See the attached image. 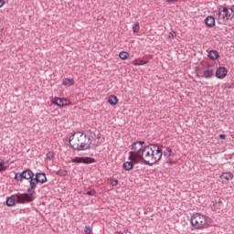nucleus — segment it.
<instances>
[{"instance_id": "32", "label": "nucleus", "mask_w": 234, "mask_h": 234, "mask_svg": "<svg viewBox=\"0 0 234 234\" xmlns=\"http://www.w3.org/2000/svg\"><path fill=\"white\" fill-rule=\"evenodd\" d=\"M5 5V0H0V8Z\"/></svg>"}, {"instance_id": "12", "label": "nucleus", "mask_w": 234, "mask_h": 234, "mask_svg": "<svg viewBox=\"0 0 234 234\" xmlns=\"http://www.w3.org/2000/svg\"><path fill=\"white\" fill-rule=\"evenodd\" d=\"M219 178L223 183L230 182V180H233L234 175L231 172H224L220 175Z\"/></svg>"}, {"instance_id": "5", "label": "nucleus", "mask_w": 234, "mask_h": 234, "mask_svg": "<svg viewBox=\"0 0 234 234\" xmlns=\"http://www.w3.org/2000/svg\"><path fill=\"white\" fill-rule=\"evenodd\" d=\"M197 74L198 78H206L207 80L211 79L215 75V69L211 64L205 62L201 63L196 68Z\"/></svg>"}, {"instance_id": "25", "label": "nucleus", "mask_w": 234, "mask_h": 234, "mask_svg": "<svg viewBox=\"0 0 234 234\" xmlns=\"http://www.w3.org/2000/svg\"><path fill=\"white\" fill-rule=\"evenodd\" d=\"M84 233L85 234H90L92 233V229H90V226H86L84 229Z\"/></svg>"}, {"instance_id": "17", "label": "nucleus", "mask_w": 234, "mask_h": 234, "mask_svg": "<svg viewBox=\"0 0 234 234\" xmlns=\"http://www.w3.org/2000/svg\"><path fill=\"white\" fill-rule=\"evenodd\" d=\"M208 58H210V59H212L213 61H215V60H217V58L219 57V55H218V51H217V50H210V51H208Z\"/></svg>"}, {"instance_id": "11", "label": "nucleus", "mask_w": 234, "mask_h": 234, "mask_svg": "<svg viewBox=\"0 0 234 234\" xmlns=\"http://www.w3.org/2000/svg\"><path fill=\"white\" fill-rule=\"evenodd\" d=\"M226 76H228V69H226L225 67H219L216 70V78H218V80H224Z\"/></svg>"}, {"instance_id": "4", "label": "nucleus", "mask_w": 234, "mask_h": 234, "mask_svg": "<svg viewBox=\"0 0 234 234\" xmlns=\"http://www.w3.org/2000/svg\"><path fill=\"white\" fill-rule=\"evenodd\" d=\"M218 25H226L228 21H231L234 17V11L230 7L221 6L218 11L214 12Z\"/></svg>"}, {"instance_id": "33", "label": "nucleus", "mask_w": 234, "mask_h": 234, "mask_svg": "<svg viewBox=\"0 0 234 234\" xmlns=\"http://www.w3.org/2000/svg\"><path fill=\"white\" fill-rule=\"evenodd\" d=\"M115 234H123L122 231H116Z\"/></svg>"}, {"instance_id": "10", "label": "nucleus", "mask_w": 234, "mask_h": 234, "mask_svg": "<svg viewBox=\"0 0 234 234\" xmlns=\"http://www.w3.org/2000/svg\"><path fill=\"white\" fill-rule=\"evenodd\" d=\"M17 204H25L27 202H32L34 200L28 194H16L15 195Z\"/></svg>"}, {"instance_id": "15", "label": "nucleus", "mask_w": 234, "mask_h": 234, "mask_svg": "<svg viewBox=\"0 0 234 234\" xmlns=\"http://www.w3.org/2000/svg\"><path fill=\"white\" fill-rule=\"evenodd\" d=\"M133 164L134 162L132 160H130V162L129 161L124 162L122 165V168L124 169V171H131L134 167Z\"/></svg>"}, {"instance_id": "20", "label": "nucleus", "mask_w": 234, "mask_h": 234, "mask_svg": "<svg viewBox=\"0 0 234 234\" xmlns=\"http://www.w3.org/2000/svg\"><path fill=\"white\" fill-rule=\"evenodd\" d=\"M129 52L127 51H122L119 53L120 59H122V61H125V59H129Z\"/></svg>"}, {"instance_id": "16", "label": "nucleus", "mask_w": 234, "mask_h": 234, "mask_svg": "<svg viewBox=\"0 0 234 234\" xmlns=\"http://www.w3.org/2000/svg\"><path fill=\"white\" fill-rule=\"evenodd\" d=\"M74 83H75L74 79L65 78L62 80V85H64L65 87H72Z\"/></svg>"}, {"instance_id": "1", "label": "nucleus", "mask_w": 234, "mask_h": 234, "mask_svg": "<svg viewBox=\"0 0 234 234\" xmlns=\"http://www.w3.org/2000/svg\"><path fill=\"white\" fill-rule=\"evenodd\" d=\"M162 154L163 152L160 147L154 144L145 145V142L140 141L131 145L128 159L134 164H140L143 160L148 165H153L156 162H160Z\"/></svg>"}, {"instance_id": "8", "label": "nucleus", "mask_w": 234, "mask_h": 234, "mask_svg": "<svg viewBox=\"0 0 234 234\" xmlns=\"http://www.w3.org/2000/svg\"><path fill=\"white\" fill-rule=\"evenodd\" d=\"M70 162L72 164H94V162H96V159L91 158V157H73L70 159V161H69V163L70 164Z\"/></svg>"}, {"instance_id": "6", "label": "nucleus", "mask_w": 234, "mask_h": 234, "mask_svg": "<svg viewBox=\"0 0 234 234\" xmlns=\"http://www.w3.org/2000/svg\"><path fill=\"white\" fill-rule=\"evenodd\" d=\"M15 180H17L18 182H23V180H34V172L30 169H27L22 173H17L15 176Z\"/></svg>"}, {"instance_id": "14", "label": "nucleus", "mask_w": 234, "mask_h": 234, "mask_svg": "<svg viewBox=\"0 0 234 234\" xmlns=\"http://www.w3.org/2000/svg\"><path fill=\"white\" fill-rule=\"evenodd\" d=\"M205 23L209 28H213L215 27V17L211 16H207Z\"/></svg>"}, {"instance_id": "31", "label": "nucleus", "mask_w": 234, "mask_h": 234, "mask_svg": "<svg viewBox=\"0 0 234 234\" xmlns=\"http://www.w3.org/2000/svg\"><path fill=\"white\" fill-rule=\"evenodd\" d=\"M219 138L220 140H226V134H220Z\"/></svg>"}, {"instance_id": "24", "label": "nucleus", "mask_w": 234, "mask_h": 234, "mask_svg": "<svg viewBox=\"0 0 234 234\" xmlns=\"http://www.w3.org/2000/svg\"><path fill=\"white\" fill-rule=\"evenodd\" d=\"M58 175H59V176H67L69 172H67V170H58Z\"/></svg>"}, {"instance_id": "26", "label": "nucleus", "mask_w": 234, "mask_h": 234, "mask_svg": "<svg viewBox=\"0 0 234 234\" xmlns=\"http://www.w3.org/2000/svg\"><path fill=\"white\" fill-rule=\"evenodd\" d=\"M110 184L111 186H113V187L118 186L119 184L118 179H110Z\"/></svg>"}, {"instance_id": "28", "label": "nucleus", "mask_w": 234, "mask_h": 234, "mask_svg": "<svg viewBox=\"0 0 234 234\" xmlns=\"http://www.w3.org/2000/svg\"><path fill=\"white\" fill-rule=\"evenodd\" d=\"M165 1L168 5H175L176 3H178V1H180V0H165Z\"/></svg>"}, {"instance_id": "3", "label": "nucleus", "mask_w": 234, "mask_h": 234, "mask_svg": "<svg viewBox=\"0 0 234 234\" xmlns=\"http://www.w3.org/2000/svg\"><path fill=\"white\" fill-rule=\"evenodd\" d=\"M212 222L209 217L202 213H194L190 218V226L192 229L196 231H202V229H207L211 226Z\"/></svg>"}, {"instance_id": "23", "label": "nucleus", "mask_w": 234, "mask_h": 234, "mask_svg": "<svg viewBox=\"0 0 234 234\" xmlns=\"http://www.w3.org/2000/svg\"><path fill=\"white\" fill-rule=\"evenodd\" d=\"M2 171H6V166H5V161L4 160H0V173Z\"/></svg>"}, {"instance_id": "7", "label": "nucleus", "mask_w": 234, "mask_h": 234, "mask_svg": "<svg viewBox=\"0 0 234 234\" xmlns=\"http://www.w3.org/2000/svg\"><path fill=\"white\" fill-rule=\"evenodd\" d=\"M45 182H47V176L43 173L37 174L36 177L30 181L31 189H36L37 184H45Z\"/></svg>"}, {"instance_id": "19", "label": "nucleus", "mask_w": 234, "mask_h": 234, "mask_svg": "<svg viewBox=\"0 0 234 234\" xmlns=\"http://www.w3.org/2000/svg\"><path fill=\"white\" fill-rule=\"evenodd\" d=\"M147 63H149L148 60H140V59H135L133 61V65H134L135 67H139L142 65H147Z\"/></svg>"}, {"instance_id": "27", "label": "nucleus", "mask_w": 234, "mask_h": 234, "mask_svg": "<svg viewBox=\"0 0 234 234\" xmlns=\"http://www.w3.org/2000/svg\"><path fill=\"white\" fill-rule=\"evenodd\" d=\"M169 39H175L176 37V33L175 31H172L168 35Z\"/></svg>"}, {"instance_id": "30", "label": "nucleus", "mask_w": 234, "mask_h": 234, "mask_svg": "<svg viewBox=\"0 0 234 234\" xmlns=\"http://www.w3.org/2000/svg\"><path fill=\"white\" fill-rule=\"evenodd\" d=\"M86 195H89L90 197H94L96 195V190H90L86 193Z\"/></svg>"}, {"instance_id": "22", "label": "nucleus", "mask_w": 234, "mask_h": 234, "mask_svg": "<svg viewBox=\"0 0 234 234\" xmlns=\"http://www.w3.org/2000/svg\"><path fill=\"white\" fill-rule=\"evenodd\" d=\"M164 154L166 156V158H169V156H171V154H173V150H171V148L167 147L164 151Z\"/></svg>"}, {"instance_id": "9", "label": "nucleus", "mask_w": 234, "mask_h": 234, "mask_svg": "<svg viewBox=\"0 0 234 234\" xmlns=\"http://www.w3.org/2000/svg\"><path fill=\"white\" fill-rule=\"evenodd\" d=\"M51 103L57 107H67V105H70V101L67 98L55 97L51 100Z\"/></svg>"}, {"instance_id": "2", "label": "nucleus", "mask_w": 234, "mask_h": 234, "mask_svg": "<svg viewBox=\"0 0 234 234\" xmlns=\"http://www.w3.org/2000/svg\"><path fill=\"white\" fill-rule=\"evenodd\" d=\"M90 138L83 134L81 132H77L69 138V145L77 151H85L90 147Z\"/></svg>"}, {"instance_id": "29", "label": "nucleus", "mask_w": 234, "mask_h": 234, "mask_svg": "<svg viewBox=\"0 0 234 234\" xmlns=\"http://www.w3.org/2000/svg\"><path fill=\"white\" fill-rule=\"evenodd\" d=\"M47 158H48V160H52V158H54V154H53V152H48V153L47 154Z\"/></svg>"}, {"instance_id": "21", "label": "nucleus", "mask_w": 234, "mask_h": 234, "mask_svg": "<svg viewBox=\"0 0 234 234\" xmlns=\"http://www.w3.org/2000/svg\"><path fill=\"white\" fill-rule=\"evenodd\" d=\"M133 34H138V32H140V23L137 22L133 26Z\"/></svg>"}, {"instance_id": "18", "label": "nucleus", "mask_w": 234, "mask_h": 234, "mask_svg": "<svg viewBox=\"0 0 234 234\" xmlns=\"http://www.w3.org/2000/svg\"><path fill=\"white\" fill-rule=\"evenodd\" d=\"M108 103H110V105H117L118 104V97H116L114 95H110L108 97Z\"/></svg>"}, {"instance_id": "13", "label": "nucleus", "mask_w": 234, "mask_h": 234, "mask_svg": "<svg viewBox=\"0 0 234 234\" xmlns=\"http://www.w3.org/2000/svg\"><path fill=\"white\" fill-rule=\"evenodd\" d=\"M16 201H17L16 195H13L6 199V206L8 207H14V206H16Z\"/></svg>"}]
</instances>
